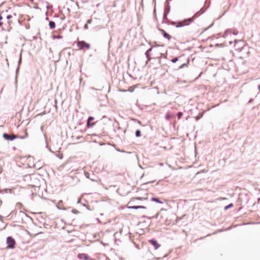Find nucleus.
I'll list each match as a JSON object with an SVG mask.
<instances>
[{"label": "nucleus", "instance_id": "1", "mask_svg": "<svg viewBox=\"0 0 260 260\" xmlns=\"http://www.w3.org/2000/svg\"><path fill=\"white\" fill-rule=\"evenodd\" d=\"M204 10H203V8L198 12H197L192 17L184 19V22H180L179 24L176 25V28H180L184 26H187L189 25L193 21L194 19L198 17L201 14L204 13Z\"/></svg>", "mask_w": 260, "mask_h": 260}, {"label": "nucleus", "instance_id": "2", "mask_svg": "<svg viewBox=\"0 0 260 260\" xmlns=\"http://www.w3.org/2000/svg\"><path fill=\"white\" fill-rule=\"evenodd\" d=\"M7 243L8 244L7 248L10 249H13L15 248V245L16 244L15 241L14 239L11 237H9L7 239Z\"/></svg>", "mask_w": 260, "mask_h": 260}, {"label": "nucleus", "instance_id": "3", "mask_svg": "<svg viewBox=\"0 0 260 260\" xmlns=\"http://www.w3.org/2000/svg\"><path fill=\"white\" fill-rule=\"evenodd\" d=\"M77 47L79 49H88L90 47L89 44L86 43L84 41H79L77 44Z\"/></svg>", "mask_w": 260, "mask_h": 260}, {"label": "nucleus", "instance_id": "4", "mask_svg": "<svg viewBox=\"0 0 260 260\" xmlns=\"http://www.w3.org/2000/svg\"><path fill=\"white\" fill-rule=\"evenodd\" d=\"M158 30L161 34V35L165 38L167 39L168 41L171 40L172 37L165 30L160 28H158Z\"/></svg>", "mask_w": 260, "mask_h": 260}, {"label": "nucleus", "instance_id": "5", "mask_svg": "<svg viewBox=\"0 0 260 260\" xmlns=\"http://www.w3.org/2000/svg\"><path fill=\"white\" fill-rule=\"evenodd\" d=\"M148 242L150 244H151L152 246H153L155 250L157 249L160 246V245L157 242V241L155 239H151L149 240Z\"/></svg>", "mask_w": 260, "mask_h": 260}, {"label": "nucleus", "instance_id": "6", "mask_svg": "<svg viewBox=\"0 0 260 260\" xmlns=\"http://www.w3.org/2000/svg\"><path fill=\"white\" fill-rule=\"evenodd\" d=\"M3 137L5 140L12 141L17 138V136L15 135H8L6 133H4L3 135Z\"/></svg>", "mask_w": 260, "mask_h": 260}, {"label": "nucleus", "instance_id": "7", "mask_svg": "<svg viewBox=\"0 0 260 260\" xmlns=\"http://www.w3.org/2000/svg\"><path fill=\"white\" fill-rule=\"evenodd\" d=\"M152 50V47H150L148 50H147V51L145 53V55L146 58H147V60L146 62V64L148 63V62L149 61H150L151 59L150 52Z\"/></svg>", "mask_w": 260, "mask_h": 260}, {"label": "nucleus", "instance_id": "8", "mask_svg": "<svg viewBox=\"0 0 260 260\" xmlns=\"http://www.w3.org/2000/svg\"><path fill=\"white\" fill-rule=\"evenodd\" d=\"M127 208L131 209L137 210V209H146V207L144 206H127Z\"/></svg>", "mask_w": 260, "mask_h": 260}, {"label": "nucleus", "instance_id": "9", "mask_svg": "<svg viewBox=\"0 0 260 260\" xmlns=\"http://www.w3.org/2000/svg\"><path fill=\"white\" fill-rule=\"evenodd\" d=\"M170 11V6H168V7L166 8L164 10V14H163V18L167 19V15L169 13Z\"/></svg>", "mask_w": 260, "mask_h": 260}, {"label": "nucleus", "instance_id": "10", "mask_svg": "<svg viewBox=\"0 0 260 260\" xmlns=\"http://www.w3.org/2000/svg\"><path fill=\"white\" fill-rule=\"evenodd\" d=\"M78 257L79 259H84L85 260H88L89 257L85 253H80L78 255Z\"/></svg>", "mask_w": 260, "mask_h": 260}, {"label": "nucleus", "instance_id": "11", "mask_svg": "<svg viewBox=\"0 0 260 260\" xmlns=\"http://www.w3.org/2000/svg\"><path fill=\"white\" fill-rule=\"evenodd\" d=\"M93 120V118H92L91 117H90L88 118V119L87 120V126L88 127L94 125L95 123L92 122Z\"/></svg>", "mask_w": 260, "mask_h": 260}, {"label": "nucleus", "instance_id": "12", "mask_svg": "<svg viewBox=\"0 0 260 260\" xmlns=\"http://www.w3.org/2000/svg\"><path fill=\"white\" fill-rule=\"evenodd\" d=\"M110 119L107 118L106 116H103L102 118L101 119V122L105 124L107 122L109 121Z\"/></svg>", "mask_w": 260, "mask_h": 260}, {"label": "nucleus", "instance_id": "13", "mask_svg": "<svg viewBox=\"0 0 260 260\" xmlns=\"http://www.w3.org/2000/svg\"><path fill=\"white\" fill-rule=\"evenodd\" d=\"M151 201L155 202L158 204H163V202L161 201H160L158 198H157L152 197L151 199Z\"/></svg>", "mask_w": 260, "mask_h": 260}, {"label": "nucleus", "instance_id": "14", "mask_svg": "<svg viewBox=\"0 0 260 260\" xmlns=\"http://www.w3.org/2000/svg\"><path fill=\"white\" fill-rule=\"evenodd\" d=\"M49 25L51 29H53L55 27V22L52 21L49 22Z\"/></svg>", "mask_w": 260, "mask_h": 260}, {"label": "nucleus", "instance_id": "15", "mask_svg": "<svg viewBox=\"0 0 260 260\" xmlns=\"http://www.w3.org/2000/svg\"><path fill=\"white\" fill-rule=\"evenodd\" d=\"M172 117V115H171L170 113L168 112L165 115V119L167 120H169Z\"/></svg>", "mask_w": 260, "mask_h": 260}, {"label": "nucleus", "instance_id": "16", "mask_svg": "<svg viewBox=\"0 0 260 260\" xmlns=\"http://www.w3.org/2000/svg\"><path fill=\"white\" fill-rule=\"evenodd\" d=\"M135 136L136 137H140L141 136V132L140 129H137L135 132Z\"/></svg>", "mask_w": 260, "mask_h": 260}, {"label": "nucleus", "instance_id": "17", "mask_svg": "<svg viewBox=\"0 0 260 260\" xmlns=\"http://www.w3.org/2000/svg\"><path fill=\"white\" fill-rule=\"evenodd\" d=\"M180 22V21L178 22L177 24H176V22L175 21H170V22H168V23H169V25H174V26H176V25L180 24L179 23ZM182 22H184V20Z\"/></svg>", "mask_w": 260, "mask_h": 260}, {"label": "nucleus", "instance_id": "18", "mask_svg": "<svg viewBox=\"0 0 260 260\" xmlns=\"http://www.w3.org/2000/svg\"><path fill=\"white\" fill-rule=\"evenodd\" d=\"M233 203H230L229 204V205L225 206L224 208V210H228L229 209L232 208L233 207Z\"/></svg>", "mask_w": 260, "mask_h": 260}, {"label": "nucleus", "instance_id": "19", "mask_svg": "<svg viewBox=\"0 0 260 260\" xmlns=\"http://www.w3.org/2000/svg\"><path fill=\"white\" fill-rule=\"evenodd\" d=\"M142 199L143 198L141 197H138L136 198L132 199L129 202L128 204H131L133 202H134V200H142Z\"/></svg>", "mask_w": 260, "mask_h": 260}, {"label": "nucleus", "instance_id": "20", "mask_svg": "<svg viewBox=\"0 0 260 260\" xmlns=\"http://www.w3.org/2000/svg\"><path fill=\"white\" fill-rule=\"evenodd\" d=\"M179 57H175L171 59L172 63H176L178 60Z\"/></svg>", "mask_w": 260, "mask_h": 260}, {"label": "nucleus", "instance_id": "21", "mask_svg": "<svg viewBox=\"0 0 260 260\" xmlns=\"http://www.w3.org/2000/svg\"><path fill=\"white\" fill-rule=\"evenodd\" d=\"M188 63V62L187 63H184L181 64L178 68V69H181L184 68L185 67H186Z\"/></svg>", "mask_w": 260, "mask_h": 260}, {"label": "nucleus", "instance_id": "22", "mask_svg": "<svg viewBox=\"0 0 260 260\" xmlns=\"http://www.w3.org/2000/svg\"><path fill=\"white\" fill-rule=\"evenodd\" d=\"M183 115V113L182 112H178L177 113V116L178 119H180Z\"/></svg>", "mask_w": 260, "mask_h": 260}, {"label": "nucleus", "instance_id": "23", "mask_svg": "<svg viewBox=\"0 0 260 260\" xmlns=\"http://www.w3.org/2000/svg\"><path fill=\"white\" fill-rule=\"evenodd\" d=\"M170 20H168V18L167 17V19H164V18L162 19V23L169 24L168 22H170Z\"/></svg>", "mask_w": 260, "mask_h": 260}, {"label": "nucleus", "instance_id": "24", "mask_svg": "<svg viewBox=\"0 0 260 260\" xmlns=\"http://www.w3.org/2000/svg\"><path fill=\"white\" fill-rule=\"evenodd\" d=\"M28 136V134L26 129L25 130V136L20 137L21 139H25Z\"/></svg>", "mask_w": 260, "mask_h": 260}, {"label": "nucleus", "instance_id": "25", "mask_svg": "<svg viewBox=\"0 0 260 260\" xmlns=\"http://www.w3.org/2000/svg\"><path fill=\"white\" fill-rule=\"evenodd\" d=\"M155 182V180L150 181H149V182H147L146 183H145L143 184L142 185H145V184H149V183H154Z\"/></svg>", "mask_w": 260, "mask_h": 260}, {"label": "nucleus", "instance_id": "26", "mask_svg": "<svg viewBox=\"0 0 260 260\" xmlns=\"http://www.w3.org/2000/svg\"><path fill=\"white\" fill-rule=\"evenodd\" d=\"M142 218H147V219H152V217H149V216H146V215H143V216H142Z\"/></svg>", "mask_w": 260, "mask_h": 260}, {"label": "nucleus", "instance_id": "27", "mask_svg": "<svg viewBox=\"0 0 260 260\" xmlns=\"http://www.w3.org/2000/svg\"><path fill=\"white\" fill-rule=\"evenodd\" d=\"M158 215H159V213H157V214H156L154 216L151 217L152 218H155V219H157L158 217Z\"/></svg>", "mask_w": 260, "mask_h": 260}, {"label": "nucleus", "instance_id": "28", "mask_svg": "<svg viewBox=\"0 0 260 260\" xmlns=\"http://www.w3.org/2000/svg\"><path fill=\"white\" fill-rule=\"evenodd\" d=\"M203 116V114L201 115L200 116H196L195 119L197 121L199 120Z\"/></svg>", "mask_w": 260, "mask_h": 260}, {"label": "nucleus", "instance_id": "29", "mask_svg": "<svg viewBox=\"0 0 260 260\" xmlns=\"http://www.w3.org/2000/svg\"><path fill=\"white\" fill-rule=\"evenodd\" d=\"M212 25H213V24H212L211 25H209V27H207V28H205V29H204V30L203 31H202V34L204 31H205L207 30L208 28H209L210 27H211Z\"/></svg>", "mask_w": 260, "mask_h": 260}, {"label": "nucleus", "instance_id": "30", "mask_svg": "<svg viewBox=\"0 0 260 260\" xmlns=\"http://www.w3.org/2000/svg\"><path fill=\"white\" fill-rule=\"evenodd\" d=\"M99 145H101V146H102V145H105V144H104V143H102V142H99Z\"/></svg>", "mask_w": 260, "mask_h": 260}, {"label": "nucleus", "instance_id": "31", "mask_svg": "<svg viewBox=\"0 0 260 260\" xmlns=\"http://www.w3.org/2000/svg\"><path fill=\"white\" fill-rule=\"evenodd\" d=\"M253 101V99H250L248 101V103H250Z\"/></svg>", "mask_w": 260, "mask_h": 260}, {"label": "nucleus", "instance_id": "32", "mask_svg": "<svg viewBox=\"0 0 260 260\" xmlns=\"http://www.w3.org/2000/svg\"><path fill=\"white\" fill-rule=\"evenodd\" d=\"M11 17H12L11 15H8V16H7V18H8V19H9V18H11Z\"/></svg>", "mask_w": 260, "mask_h": 260}, {"label": "nucleus", "instance_id": "33", "mask_svg": "<svg viewBox=\"0 0 260 260\" xmlns=\"http://www.w3.org/2000/svg\"><path fill=\"white\" fill-rule=\"evenodd\" d=\"M84 28H85V29H87V28H88V27H87V24H85V26H84Z\"/></svg>", "mask_w": 260, "mask_h": 260}, {"label": "nucleus", "instance_id": "34", "mask_svg": "<svg viewBox=\"0 0 260 260\" xmlns=\"http://www.w3.org/2000/svg\"><path fill=\"white\" fill-rule=\"evenodd\" d=\"M238 32H234L233 34L235 35H237Z\"/></svg>", "mask_w": 260, "mask_h": 260}, {"label": "nucleus", "instance_id": "35", "mask_svg": "<svg viewBox=\"0 0 260 260\" xmlns=\"http://www.w3.org/2000/svg\"><path fill=\"white\" fill-rule=\"evenodd\" d=\"M2 18L3 17L1 16H0V21L2 19Z\"/></svg>", "mask_w": 260, "mask_h": 260}, {"label": "nucleus", "instance_id": "36", "mask_svg": "<svg viewBox=\"0 0 260 260\" xmlns=\"http://www.w3.org/2000/svg\"><path fill=\"white\" fill-rule=\"evenodd\" d=\"M2 24H3V23L0 22V26H2Z\"/></svg>", "mask_w": 260, "mask_h": 260}, {"label": "nucleus", "instance_id": "37", "mask_svg": "<svg viewBox=\"0 0 260 260\" xmlns=\"http://www.w3.org/2000/svg\"><path fill=\"white\" fill-rule=\"evenodd\" d=\"M129 91L130 92H132V91H133V90H132V89H130V90H129Z\"/></svg>", "mask_w": 260, "mask_h": 260}, {"label": "nucleus", "instance_id": "38", "mask_svg": "<svg viewBox=\"0 0 260 260\" xmlns=\"http://www.w3.org/2000/svg\"><path fill=\"white\" fill-rule=\"evenodd\" d=\"M129 91L130 92H132V91H133V90H132V89H130V90H129Z\"/></svg>", "mask_w": 260, "mask_h": 260}, {"label": "nucleus", "instance_id": "39", "mask_svg": "<svg viewBox=\"0 0 260 260\" xmlns=\"http://www.w3.org/2000/svg\"><path fill=\"white\" fill-rule=\"evenodd\" d=\"M99 242H100V240H99ZM100 243H101V244H103V242H102V241H100Z\"/></svg>", "mask_w": 260, "mask_h": 260}, {"label": "nucleus", "instance_id": "40", "mask_svg": "<svg viewBox=\"0 0 260 260\" xmlns=\"http://www.w3.org/2000/svg\"><path fill=\"white\" fill-rule=\"evenodd\" d=\"M109 87V85L108 84H106V88Z\"/></svg>", "mask_w": 260, "mask_h": 260}, {"label": "nucleus", "instance_id": "41", "mask_svg": "<svg viewBox=\"0 0 260 260\" xmlns=\"http://www.w3.org/2000/svg\"><path fill=\"white\" fill-rule=\"evenodd\" d=\"M90 20H88V23H90Z\"/></svg>", "mask_w": 260, "mask_h": 260}, {"label": "nucleus", "instance_id": "42", "mask_svg": "<svg viewBox=\"0 0 260 260\" xmlns=\"http://www.w3.org/2000/svg\"><path fill=\"white\" fill-rule=\"evenodd\" d=\"M98 222H99V223H101V222L99 219Z\"/></svg>", "mask_w": 260, "mask_h": 260}, {"label": "nucleus", "instance_id": "43", "mask_svg": "<svg viewBox=\"0 0 260 260\" xmlns=\"http://www.w3.org/2000/svg\"><path fill=\"white\" fill-rule=\"evenodd\" d=\"M232 43V42L230 41V44H231Z\"/></svg>", "mask_w": 260, "mask_h": 260}, {"label": "nucleus", "instance_id": "44", "mask_svg": "<svg viewBox=\"0 0 260 260\" xmlns=\"http://www.w3.org/2000/svg\"><path fill=\"white\" fill-rule=\"evenodd\" d=\"M100 215H102H102H103V213H101V214H100Z\"/></svg>", "mask_w": 260, "mask_h": 260}]
</instances>
